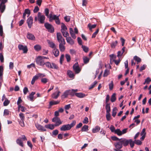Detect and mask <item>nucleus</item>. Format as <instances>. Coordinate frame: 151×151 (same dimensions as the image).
<instances>
[{
	"label": "nucleus",
	"instance_id": "nucleus-1",
	"mask_svg": "<svg viewBox=\"0 0 151 151\" xmlns=\"http://www.w3.org/2000/svg\"><path fill=\"white\" fill-rule=\"evenodd\" d=\"M76 124V121H73L70 124H67L62 125L60 128V130L61 131H65L69 130L74 127Z\"/></svg>",
	"mask_w": 151,
	"mask_h": 151
},
{
	"label": "nucleus",
	"instance_id": "nucleus-2",
	"mask_svg": "<svg viewBox=\"0 0 151 151\" xmlns=\"http://www.w3.org/2000/svg\"><path fill=\"white\" fill-rule=\"evenodd\" d=\"M45 17L42 14L39 12L37 14V17L35 16V22L38 21L40 24H43L45 23Z\"/></svg>",
	"mask_w": 151,
	"mask_h": 151
},
{
	"label": "nucleus",
	"instance_id": "nucleus-3",
	"mask_svg": "<svg viewBox=\"0 0 151 151\" xmlns=\"http://www.w3.org/2000/svg\"><path fill=\"white\" fill-rule=\"evenodd\" d=\"M48 57L44 56H39L36 60V62L37 64L41 66H43L45 63L44 60L48 59Z\"/></svg>",
	"mask_w": 151,
	"mask_h": 151
},
{
	"label": "nucleus",
	"instance_id": "nucleus-4",
	"mask_svg": "<svg viewBox=\"0 0 151 151\" xmlns=\"http://www.w3.org/2000/svg\"><path fill=\"white\" fill-rule=\"evenodd\" d=\"M61 24V32L63 36L66 37L69 36V33L67 31V27L63 23H62Z\"/></svg>",
	"mask_w": 151,
	"mask_h": 151
},
{
	"label": "nucleus",
	"instance_id": "nucleus-5",
	"mask_svg": "<svg viewBox=\"0 0 151 151\" xmlns=\"http://www.w3.org/2000/svg\"><path fill=\"white\" fill-rule=\"evenodd\" d=\"M49 18L50 22H52V20H55L56 24H59L60 23L59 16H57L55 15H52V14H50Z\"/></svg>",
	"mask_w": 151,
	"mask_h": 151
},
{
	"label": "nucleus",
	"instance_id": "nucleus-6",
	"mask_svg": "<svg viewBox=\"0 0 151 151\" xmlns=\"http://www.w3.org/2000/svg\"><path fill=\"white\" fill-rule=\"evenodd\" d=\"M57 38L59 44H65V42L64 39L60 33L57 34Z\"/></svg>",
	"mask_w": 151,
	"mask_h": 151
},
{
	"label": "nucleus",
	"instance_id": "nucleus-7",
	"mask_svg": "<svg viewBox=\"0 0 151 151\" xmlns=\"http://www.w3.org/2000/svg\"><path fill=\"white\" fill-rule=\"evenodd\" d=\"M116 149H114V150L115 151H122L120 149L122 148L123 146L120 142L119 141L118 142H116L114 144Z\"/></svg>",
	"mask_w": 151,
	"mask_h": 151
},
{
	"label": "nucleus",
	"instance_id": "nucleus-8",
	"mask_svg": "<svg viewBox=\"0 0 151 151\" xmlns=\"http://www.w3.org/2000/svg\"><path fill=\"white\" fill-rule=\"evenodd\" d=\"M44 26L50 32L52 33L54 32V27L51 24L48 23H46L45 24Z\"/></svg>",
	"mask_w": 151,
	"mask_h": 151
},
{
	"label": "nucleus",
	"instance_id": "nucleus-9",
	"mask_svg": "<svg viewBox=\"0 0 151 151\" xmlns=\"http://www.w3.org/2000/svg\"><path fill=\"white\" fill-rule=\"evenodd\" d=\"M52 122H55V126H58L61 124L62 123V122L61 121L60 119L57 117H55L52 119Z\"/></svg>",
	"mask_w": 151,
	"mask_h": 151
},
{
	"label": "nucleus",
	"instance_id": "nucleus-10",
	"mask_svg": "<svg viewBox=\"0 0 151 151\" xmlns=\"http://www.w3.org/2000/svg\"><path fill=\"white\" fill-rule=\"evenodd\" d=\"M8 0H2V1L0 4V9H1V12L3 13L4 11L6 6L5 4L7 2Z\"/></svg>",
	"mask_w": 151,
	"mask_h": 151
},
{
	"label": "nucleus",
	"instance_id": "nucleus-11",
	"mask_svg": "<svg viewBox=\"0 0 151 151\" xmlns=\"http://www.w3.org/2000/svg\"><path fill=\"white\" fill-rule=\"evenodd\" d=\"M18 47L19 50H22L24 53H26L28 51V49L26 46H23L22 45H19L18 46Z\"/></svg>",
	"mask_w": 151,
	"mask_h": 151
},
{
	"label": "nucleus",
	"instance_id": "nucleus-12",
	"mask_svg": "<svg viewBox=\"0 0 151 151\" xmlns=\"http://www.w3.org/2000/svg\"><path fill=\"white\" fill-rule=\"evenodd\" d=\"M73 69L76 73H79L81 71L78 63H76L73 66Z\"/></svg>",
	"mask_w": 151,
	"mask_h": 151
},
{
	"label": "nucleus",
	"instance_id": "nucleus-13",
	"mask_svg": "<svg viewBox=\"0 0 151 151\" xmlns=\"http://www.w3.org/2000/svg\"><path fill=\"white\" fill-rule=\"evenodd\" d=\"M119 141L121 143L122 145H123L125 147L127 146L129 144V140H127L126 138H121L120 139H119Z\"/></svg>",
	"mask_w": 151,
	"mask_h": 151
},
{
	"label": "nucleus",
	"instance_id": "nucleus-14",
	"mask_svg": "<svg viewBox=\"0 0 151 151\" xmlns=\"http://www.w3.org/2000/svg\"><path fill=\"white\" fill-rule=\"evenodd\" d=\"M56 89H57L56 92L53 93L52 95V97L54 99H57L60 95V92L58 90V87H56Z\"/></svg>",
	"mask_w": 151,
	"mask_h": 151
},
{
	"label": "nucleus",
	"instance_id": "nucleus-15",
	"mask_svg": "<svg viewBox=\"0 0 151 151\" xmlns=\"http://www.w3.org/2000/svg\"><path fill=\"white\" fill-rule=\"evenodd\" d=\"M33 19L32 17L30 16L27 19V24L28 27L30 28L33 24Z\"/></svg>",
	"mask_w": 151,
	"mask_h": 151
},
{
	"label": "nucleus",
	"instance_id": "nucleus-16",
	"mask_svg": "<svg viewBox=\"0 0 151 151\" xmlns=\"http://www.w3.org/2000/svg\"><path fill=\"white\" fill-rule=\"evenodd\" d=\"M27 37L28 39L31 40H35V38L34 35L29 32L27 33Z\"/></svg>",
	"mask_w": 151,
	"mask_h": 151
},
{
	"label": "nucleus",
	"instance_id": "nucleus-17",
	"mask_svg": "<svg viewBox=\"0 0 151 151\" xmlns=\"http://www.w3.org/2000/svg\"><path fill=\"white\" fill-rule=\"evenodd\" d=\"M36 127L37 129L40 130L42 131H46V130L45 128L42 125L37 124H35Z\"/></svg>",
	"mask_w": 151,
	"mask_h": 151
},
{
	"label": "nucleus",
	"instance_id": "nucleus-18",
	"mask_svg": "<svg viewBox=\"0 0 151 151\" xmlns=\"http://www.w3.org/2000/svg\"><path fill=\"white\" fill-rule=\"evenodd\" d=\"M52 53L55 57H57L59 55V51L58 49L55 48L52 50Z\"/></svg>",
	"mask_w": 151,
	"mask_h": 151
},
{
	"label": "nucleus",
	"instance_id": "nucleus-19",
	"mask_svg": "<svg viewBox=\"0 0 151 151\" xmlns=\"http://www.w3.org/2000/svg\"><path fill=\"white\" fill-rule=\"evenodd\" d=\"M66 40L67 42L71 45H73L74 44L73 40L71 39V37H66Z\"/></svg>",
	"mask_w": 151,
	"mask_h": 151
},
{
	"label": "nucleus",
	"instance_id": "nucleus-20",
	"mask_svg": "<svg viewBox=\"0 0 151 151\" xmlns=\"http://www.w3.org/2000/svg\"><path fill=\"white\" fill-rule=\"evenodd\" d=\"M97 26L96 24H94L93 25H92L90 23L88 24V28L89 30L91 31H92V29H94Z\"/></svg>",
	"mask_w": 151,
	"mask_h": 151
},
{
	"label": "nucleus",
	"instance_id": "nucleus-21",
	"mask_svg": "<svg viewBox=\"0 0 151 151\" xmlns=\"http://www.w3.org/2000/svg\"><path fill=\"white\" fill-rule=\"evenodd\" d=\"M35 94V92H32L28 96L27 98L29 99L30 101H34V95Z\"/></svg>",
	"mask_w": 151,
	"mask_h": 151
},
{
	"label": "nucleus",
	"instance_id": "nucleus-22",
	"mask_svg": "<svg viewBox=\"0 0 151 151\" xmlns=\"http://www.w3.org/2000/svg\"><path fill=\"white\" fill-rule=\"evenodd\" d=\"M75 95L79 98H83L86 96L85 94L81 93H75Z\"/></svg>",
	"mask_w": 151,
	"mask_h": 151
},
{
	"label": "nucleus",
	"instance_id": "nucleus-23",
	"mask_svg": "<svg viewBox=\"0 0 151 151\" xmlns=\"http://www.w3.org/2000/svg\"><path fill=\"white\" fill-rule=\"evenodd\" d=\"M69 95V91H66L63 93V95L61 96V98L63 99H64L67 98L68 95Z\"/></svg>",
	"mask_w": 151,
	"mask_h": 151
},
{
	"label": "nucleus",
	"instance_id": "nucleus-24",
	"mask_svg": "<svg viewBox=\"0 0 151 151\" xmlns=\"http://www.w3.org/2000/svg\"><path fill=\"white\" fill-rule=\"evenodd\" d=\"M90 58H89L86 56H83V59L84 63L85 64L88 63L89 62Z\"/></svg>",
	"mask_w": 151,
	"mask_h": 151
},
{
	"label": "nucleus",
	"instance_id": "nucleus-25",
	"mask_svg": "<svg viewBox=\"0 0 151 151\" xmlns=\"http://www.w3.org/2000/svg\"><path fill=\"white\" fill-rule=\"evenodd\" d=\"M48 44L50 45V47L53 49L56 48V46L55 43L52 42H50V41L47 40Z\"/></svg>",
	"mask_w": 151,
	"mask_h": 151
},
{
	"label": "nucleus",
	"instance_id": "nucleus-26",
	"mask_svg": "<svg viewBox=\"0 0 151 151\" xmlns=\"http://www.w3.org/2000/svg\"><path fill=\"white\" fill-rule=\"evenodd\" d=\"M100 129V128L98 126H96L92 129V132L93 133H96L99 132Z\"/></svg>",
	"mask_w": 151,
	"mask_h": 151
},
{
	"label": "nucleus",
	"instance_id": "nucleus-27",
	"mask_svg": "<svg viewBox=\"0 0 151 151\" xmlns=\"http://www.w3.org/2000/svg\"><path fill=\"white\" fill-rule=\"evenodd\" d=\"M65 44H59V48L61 52H64L65 49V46H64Z\"/></svg>",
	"mask_w": 151,
	"mask_h": 151
},
{
	"label": "nucleus",
	"instance_id": "nucleus-28",
	"mask_svg": "<svg viewBox=\"0 0 151 151\" xmlns=\"http://www.w3.org/2000/svg\"><path fill=\"white\" fill-rule=\"evenodd\" d=\"M67 74L69 77L70 78H73L74 76V73L70 70H68L67 71Z\"/></svg>",
	"mask_w": 151,
	"mask_h": 151
},
{
	"label": "nucleus",
	"instance_id": "nucleus-29",
	"mask_svg": "<svg viewBox=\"0 0 151 151\" xmlns=\"http://www.w3.org/2000/svg\"><path fill=\"white\" fill-rule=\"evenodd\" d=\"M34 49L36 51H38L41 50V47L40 45H37L34 46Z\"/></svg>",
	"mask_w": 151,
	"mask_h": 151
},
{
	"label": "nucleus",
	"instance_id": "nucleus-30",
	"mask_svg": "<svg viewBox=\"0 0 151 151\" xmlns=\"http://www.w3.org/2000/svg\"><path fill=\"white\" fill-rule=\"evenodd\" d=\"M134 59L137 62V64H138L141 61V59L139 57L135 56L134 57Z\"/></svg>",
	"mask_w": 151,
	"mask_h": 151
},
{
	"label": "nucleus",
	"instance_id": "nucleus-31",
	"mask_svg": "<svg viewBox=\"0 0 151 151\" xmlns=\"http://www.w3.org/2000/svg\"><path fill=\"white\" fill-rule=\"evenodd\" d=\"M38 78V77L37 75H35L34 76L32 79V80L31 82V84L32 85H33L35 83V81L37 80Z\"/></svg>",
	"mask_w": 151,
	"mask_h": 151
},
{
	"label": "nucleus",
	"instance_id": "nucleus-32",
	"mask_svg": "<svg viewBox=\"0 0 151 151\" xmlns=\"http://www.w3.org/2000/svg\"><path fill=\"white\" fill-rule=\"evenodd\" d=\"M55 125L51 124H49L45 125V127L46 128L49 129H53L54 128Z\"/></svg>",
	"mask_w": 151,
	"mask_h": 151
},
{
	"label": "nucleus",
	"instance_id": "nucleus-33",
	"mask_svg": "<svg viewBox=\"0 0 151 151\" xmlns=\"http://www.w3.org/2000/svg\"><path fill=\"white\" fill-rule=\"evenodd\" d=\"M59 102L60 101H51L49 103V105L50 106H51L54 105H56L58 104Z\"/></svg>",
	"mask_w": 151,
	"mask_h": 151
},
{
	"label": "nucleus",
	"instance_id": "nucleus-34",
	"mask_svg": "<svg viewBox=\"0 0 151 151\" xmlns=\"http://www.w3.org/2000/svg\"><path fill=\"white\" fill-rule=\"evenodd\" d=\"M116 94L114 93L111 96V101L112 102H114L116 100Z\"/></svg>",
	"mask_w": 151,
	"mask_h": 151
},
{
	"label": "nucleus",
	"instance_id": "nucleus-35",
	"mask_svg": "<svg viewBox=\"0 0 151 151\" xmlns=\"http://www.w3.org/2000/svg\"><path fill=\"white\" fill-rule=\"evenodd\" d=\"M128 142L129 144L131 147L133 148L134 146V144L135 143L134 141H133L132 139H130L129 140Z\"/></svg>",
	"mask_w": 151,
	"mask_h": 151
},
{
	"label": "nucleus",
	"instance_id": "nucleus-36",
	"mask_svg": "<svg viewBox=\"0 0 151 151\" xmlns=\"http://www.w3.org/2000/svg\"><path fill=\"white\" fill-rule=\"evenodd\" d=\"M118 42L116 41L115 42H113L111 44V47L112 48H114L117 45Z\"/></svg>",
	"mask_w": 151,
	"mask_h": 151
},
{
	"label": "nucleus",
	"instance_id": "nucleus-37",
	"mask_svg": "<svg viewBox=\"0 0 151 151\" xmlns=\"http://www.w3.org/2000/svg\"><path fill=\"white\" fill-rule=\"evenodd\" d=\"M106 112H110L111 111L110 104H106Z\"/></svg>",
	"mask_w": 151,
	"mask_h": 151
},
{
	"label": "nucleus",
	"instance_id": "nucleus-38",
	"mask_svg": "<svg viewBox=\"0 0 151 151\" xmlns=\"http://www.w3.org/2000/svg\"><path fill=\"white\" fill-rule=\"evenodd\" d=\"M88 130V126L87 125H84L82 127L81 131L82 132H86Z\"/></svg>",
	"mask_w": 151,
	"mask_h": 151
},
{
	"label": "nucleus",
	"instance_id": "nucleus-39",
	"mask_svg": "<svg viewBox=\"0 0 151 151\" xmlns=\"http://www.w3.org/2000/svg\"><path fill=\"white\" fill-rule=\"evenodd\" d=\"M114 133L117 134V135L119 136L122 135L121 131L119 129H116Z\"/></svg>",
	"mask_w": 151,
	"mask_h": 151
},
{
	"label": "nucleus",
	"instance_id": "nucleus-40",
	"mask_svg": "<svg viewBox=\"0 0 151 151\" xmlns=\"http://www.w3.org/2000/svg\"><path fill=\"white\" fill-rule=\"evenodd\" d=\"M117 110V108L116 107L114 108L112 110V116L114 117L115 116L116 114Z\"/></svg>",
	"mask_w": 151,
	"mask_h": 151
},
{
	"label": "nucleus",
	"instance_id": "nucleus-41",
	"mask_svg": "<svg viewBox=\"0 0 151 151\" xmlns=\"http://www.w3.org/2000/svg\"><path fill=\"white\" fill-rule=\"evenodd\" d=\"M16 142L19 145L22 147L23 146V142L20 139H17L16 140Z\"/></svg>",
	"mask_w": 151,
	"mask_h": 151
},
{
	"label": "nucleus",
	"instance_id": "nucleus-42",
	"mask_svg": "<svg viewBox=\"0 0 151 151\" xmlns=\"http://www.w3.org/2000/svg\"><path fill=\"white\" fill-rule=\"evenodd\" d=\"M51 64V68L57 69L58 68V66L55 63H52Z\"/></svg>",
	"mask_w": 151,
	"mask_h": 151
},
{
	"label": "nucleus",
	"instance_id": "nucleus-43",
	"mask_svg": "<svg viewBox=\"0 0 151 151\" xmlns=\"http://www.w3.org/2000/svg\"><path fill=\"white\" fill-rule=\"evenodd\" d=\"M10 103V101L7 99H5V100L3 104L5 106H7Z\"/></svg>",
	"mask_w": 151,
	"mask_h": 151
},
{
	"label": "nucleus",
	"instance_id": "nucleus-44",
	"mask_svg": "<svg viewBox=\"0 0 151 151\" xmlns=\"http://www.w3.org/2000/svg\"><path fill=\"white\" fill-rule=\"evenodd\" d=\"M4 70L3 67L2 66H0V77H1L3 75Z\"/></svg>",
	"mask_w": 151,
	"mask_h": 151
},
{
	"label": "nucleus",
	"instance_id": "nucleus-45",
	"mask_svg": "<svg viewBox=\"0 0 151 151\" xmlns=\"http://www.w3.org/2000/svg\"><path fill=\"white\" fill-rule=\"evenodd\" d=\"M19 116L20 117L21 121H24L25 119V117L24 114L22 113H20L19 114Z\"/></svg>",
	"mask_w": 151,
	"mask_h": 151
},
{
	"label": "nucleus",
	"instance_id": "nucleus-46",
	"mask_svg": "<svg viewBox=\"0 0 151 151\" xmlns=\"http://www.w3.org/2000/svg\"><path fill=\"white\" fill-rule=\"evenodd\" d=\"M97 82L96 81H95L93 84H92L89 87V89H91L93 88L95 85L97 84Z\"/></svg>",
	"mask_w": 151,
	"mask_h": 151
},
{
	"label": "nucleus",
	"instance_id": "nucleus-47",
	"mask_svg": "<svg viewBox=\"0 0 151 151\" xmlns=\"http://www.w3.org/2000/svg\"><path fill=\"white\" fill-rule=\"evenodd\" d=\"M65 57L66 59L67 62H69L70 61L71 58L70 55L68 54H66L65 55Z\"/></svg>",
	"mask_w": 151,
	"mask_h": 151
},
{
	"label": "nucleus",
	"instance_id": "nucleus-48",
	"mask_svg": "<svg viewBox=\"0 0 151 151\" xmlns=\"http://www.w3.org/2000/svg\"><path fill=\"white\" fill-rule=\"evenodd\" d=\"M49 79L46 78H42L41 79V82L43 83H47Z\"/></svg>",
	"mask_w": 151,
	"mask_h": 151
},
{
	"label": "nucleus",
	"instance_id": "nucleus-49",
	"mask_svg": "<svg viewBox=\"0 0 151 151\" xmlns=\"http://www.w3.org/2000/svg\"><path fill=\"white\" fill-rule=\"evenodd\" d=\"M111 115L110 112H106V117L108 121H109L111 119Z\"/></svg>",
	"mask_w": 151,
	"mask_h": 151
},
{
	"label": "nucleus",
	"instance_id": "nucleus-50",
	"mask_svg": "<svg viewBox=\"0 0 151 151\" xmlns=\"http://www.w3.org/2000/svg\"><path fill=\"white\" fill-rule=\"evenodd\" d=\"M69 95H71V96H73L75 95V93L73 91V89L70 90H68Z\"/></svg>",
	"mask_w": 151,
	"mask_h": 151
},
{
	"label": "nucleus",
	"instance_id": "nucleus-51",
	"mask_svg": "<svg viewBox=\"0 0 151 151\" xmlns=\"http://www.w3.org/2000/svg\"><path fill=\"white\" fill-rule=\"evenodd\" d=\"M134 142H135V143L137 145H140L142 143V142L141 141H140L139 140L135 139L134 140Z\"/></svg>",
	"mask_w": 151,
	"mask_h": 151
},
{
	"label": "nucleus",
	"instance_id": "nucleus-52",
	"mask_svg": "<svg viewBox=\"0 0 151 151\" xmlns=\"http://www.w3.org/2000/svg\"><path fill=\"white\" fill-rule=\"evenodd\" d=\"M99 32V29L98 28L97 30H96V31L94 32L92 35V38H95L96 35L98 33V32Z\"/></svg>",
	"mask_w": 151,
	"mask_h": 151
},
{
	"label": "nucleus",
	"instance_id": "nucleus-53",
	"mask_svg": "<svg viewBox=\"0 0 151 151\" xmlns=\"http://www.w3.org/2000/svg\"><path fill=\"white\" fill-rule=\"evenodd\" d=\"M113 86L114 84L113 81H111V83L109 84V87L110 90H112L113 89Z\"/></svg>",
	"mask_w": 151,
	"mask_h": 151
},
{
	"label": "nucleus",
	"instance_id": "nucleus-54",
	"mask_svg": "<svg viewBox=\"0 0 151 151\" xmlns=\"http://www.w3.org/2000/svg\"><path fill=\"white\" fill-rule=\"evenodd\" d=\"M24 13L25 14H27L28 15L27 17H28L30 14V12L29 9H26L24 10Z\"/></svg>",
	"mask_w": 151,
	"mask_h": 151
},
{
	"label": "nucleus",
	"instance_id": "nucleus-55",
	"mask_svg": "<svg viewBox=\"0 0 151 151\" xmlns=\"http://www.w3.org/2000/svg\"><path fill=\"white\" fill-rule=\"evenodd\" d=\"M64 54H62L60 58V62L61 64H62L63 61L64 60Z\"/></svg>",
	"mask_w": 151,
	"mask_h": 151
},
{
	"label": "nucleus",
	"instance_id": "nucleus-56",
	"mask_svg": "<svg viewBox=\"0 0 151 151\" xmlns=\"http://www.w3.org/2000/svg\"><path fill=\"white\" fill-rule=\"evenodd\" d=\"M45 15L49 18V9L47 8L45 9Z\"/></svg>",
	"mask_w": 151,
	"mask_h": 151
},
{
	"label": "nucleus",
	"instance_id": "nucleus-57",
	"mask_svg": "<svg viewBox=\"0 0 151 151\" xmlns=\"http://www.w3.org/2000/svg\"><path fill=\"white\" fill-rule=\"evenodd\" d=\"M82 48L83 49V50L85 52H88V47L84 46H82Z\"/></svg>",
	"mask_w": 151,
	"mask_h": 151
},
{
	"label": "nucleus",
	"instance_id": "nucleus-58",
	"mask_svg": "<svg viewBox=\"0 0 151 151\" xmlns=\"http://www.w3.org/2000/svg\"><path fill=\"white\" fill-rule=\"evenodd\" d=\"M45 65L48 68H51V64L50 62H47L45 63Z\"/></svg>",
	"mask_w": 151,
	"mask_h": 151
},
{
	"label": "nucleus",
	"instance_id": "nucleus-59",
	"mask_svg": "<svg viewBox=\"0 0 151 151\" xmlns=\"http://www.w3.org/2000/svg\"><path fill=\"white\" fill-rule=\"evenodd\" d=\"M109 70H106L104 72V74H103V76L104 77H106L109 74Z\"/></svg>",
	"mask_w": 151,
	"mask_h": 151
},
{
	"label": "nucleus",
	"instance_id": "nucleus-60",
	"mask_svg": "<svg viewBox=\"0 0 151 151\" xmlns=\"http://www.w3.org/2000/svg\"><path fill=\"white\" fill-rule=\"evenodd\" d=\"M111 139L113 141H119V139H119L116 136H112L111 137Z\"/></svg>",
	"mask_w": 151,
	"mask_h": 151
},
{
	"label": "nucleus",
	"instance_id": "nucleus-61",
	"mask_svg": "<svg viewBox=\"0 0 151 151\" xmlns=\"http://www.w3.org/2000/svg\"><path fill=\"white\" fill-rule=\"evenodd\" d=\"M9 111L7 109H5L4 110V115H9Z\"/></svg>",
	"mask_w": 151,
	"mask_h": 151
},
{
	"label": "nucleus",
	"instance_id": "nucleus-62",
	"mask_svg": "<svg viewBox=\"0 0 151 151\" xmlns=\"http://www.w3.org/2000/svg\"><path fill=\"white\" fill-rule=\"evenodd\" d=\"M110 129L112 132H115V128L114 126L113 125H111L110 127Z\"/></svg>",
	"mask_w": 151,
	"mask_h": 151
},
{
	"label": "nucleus",
	"instance_id": "nucleus-63",
	"mask_svg": "<svg viewBox=\"0 0 151 151\" xmlns=\"http://www.w3.org/2000/svg\"><path fill=\"white\" fill-rule=\"evenodd\" d=\"M39 10V8L38 6H36L35 7L33 10V12L34 13H37Z\"/></svg>",
	"mask_w": 151,
	"mask_h": 151
},
{
	"label": "nucleus",
	"instance_id": "nucleus-64",
	"mask_svg": "<svg viewBox=\"0 0 151 151\" xmlns=\"http://www.w3.org/2000/svg\"><path fill=\"white\" fill-rule=\"evenodd\" d=\"M64 19L66 22H68L70 20V17L68 16H66L64 17Z\"/></svg>",
	"mask_w": 151,
	"mask_h": 151
}]
</instances>
